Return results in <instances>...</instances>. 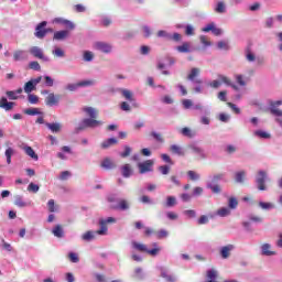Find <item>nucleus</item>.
<instances>
[{
  "mask_svg": "<svg viewBox=\"0 0 282 282\" xmlns=\"http://www.w3.org/2000/svg\"><path fill=\"white\" fill-rule=\"evenodd\" d=\"M236 184H243L246 182V170H241L235 173Z\"/></svg>",
  "mask_w": 282,
  "mask_h": 282,
  "instance_id": "28",
  "label": "nucleus"
},
{
  "mask_svg": "<svg viewBox=\"0 0 282 282\" xmlns=\"http://www.w3.org/2000/svg\"><path fill=\"white\" fill-rule=\"evenodd\" d=\"M170 151L174 153V155H184V149L177 144H172Z\"/></svg>",
  "mask_w": 282,
  "mask_h": 282,
  "instance_id": "37",
  "label": "nucleus"
},
{
  "mask_svg": "<svg viewBox=\"0 0 282 282\" xmlns=\"http://www.w3.org/2000/svg\"><path fill=\"white\" fill-rule=\"evenodd\" d=\"M52 32H54V29H47V21H42L36 25V39H45V36L52 34Z\"/></svg>",
  "mask_w": 282,
  "mask_h": 282,
  "instance_id": "7",
  "label": "nucleus"
},
{
  "mask_svg": "<svg viewBox=\"0 0 282 282\" xmlns=\"http://www.w3.org/2000/svg\"><path fill=\"white\" fill-rule=\"evenodd\" d=\"M185 34L186 36H195V26L193 24L185 25Z\"/></svg>",
  "mask_w": 282,
  "mask_h": 282,
  "instance_id": "48",
  "label": "nucleus"
},
{
  "mask_svg": "<svg viewBox=\"0 0 282 282\" xmlns=\"http://www.w3.org/2000/svg\"><path fill=\"white\" fill-rule=\"evenodd\" d=\"M253 135H256V138H261L262 140H270V138H272V134H270V132L263 130H256L253 132Z\"/></svg>",
  "mask_w": 282,
  "mask_h": 282,
  "instance_id": "31",
  "label": "nucleus"
},
{
  "mask_svg": "<svg viewBox=\"0 0 282 282\" xmlns=\"http://www.w3.org/2000/svg\"><path fill=\"white\" fill-rule=\"evenodd\" d=\"M188 149H191V151L193 153H195V155H198L199 160H206L208 158V155H206V152L204 151V149L199 148L195 143L189 144Z\"/></svg>",
  "mask_w": 282,
  "mask_h": 282,
  "instance_id": "12",
  "label": "nucleus"
},
{
  "mask_svg": "<svg viewBox=\"0 0 282 282\" xmlns=\"http://www.w3.org/2000/svg\"><path fill=\"white\" fill-rule=\"evenodd\" d=\"M176 50L181 54H188L191 53V44L188 42H184L182 45L177 46Z\"/></svg>",
  "mask_w": 282,
  "mask_h": 282,
  "instance_id": "32",
  "label": "nucleus"
},
{
  "mask_svg": "<svg viewBox=\"0 0 282 282\" xmlns=\"http://www.w3.org/2000/svg\"><path fill=\"white\" fill-rule=\"evenodd\" d=\"M153 164H155L153 160H147L144 162L138 163L137 166L139 169L140 175H144L147 173H153Z\"/></svg>",
  "mask_w": 282,
  "mask_h": 282,
  "instance_id": "9",
  "label": "nucleus"
},
{
  "mask_svg": "<svg viewBox=\"0 0 282 282\" xmlns=\"http://www.w3.org/2000/svg\"><path fill=\"white\" fill-rule=\"evenodd\" d=\"M85 113L89 116L90 119H97L98 118V112L94 107H85L84 108Z\"/></svg>",
  "mask_w": 282,
  "mask_h": 282,
  "instance_id": "35",
  "label": "nucleus"
},
{
  "mask_svg": "<svg viewBox=\"0 0 282 282\" xmlns=\"http://www.w3.org/2000/svg\"><path fill=\"white\" fill-rule=\"evenodd\" d=\"M265 182H268V172L260 170L256 176V184L258 191H268Z\"/></svg>",
  "mask_w": 282,
  "mask_h": 282,
  "instance_id": "6",
  "label": "nucleus"
},
{
  "mask_svg": "<svg viewBox=\"0 0 282 282\" xmlns=\"http://www.w3.org/2000/svg\"><path fill=\"white\" fill-rule=\"evenodd\" d=\"M119 91H121V95L128 102H135V97H133V93L129 89L119 88Z\"/></svg>",
  "mask_w": 282,
  "mask_h": 282,
  "instance_id": "22",
  "label": "nucleus"
},
{
  "mask_svg": "<svg viewBox=\"0 0 282 282\" xmlns=\"http://www.w3.org/2000/svg\"><path fill=\"white\" fill-rule=\"evenodd\" d=\"M236 83H238L240 87H246V85H248V82L243 79V75H236Z\"/></svg>",
  "mask_w": 282,
  "mask_h": 282,
  "instance_id": "61",
  "label": "nucleus"
},
{
  "mask_svg": "<svg viewBox=\"0 0 282 282\" xmlns=\"http://www.w3.org/2000/svg\"><path fill=\"white\" fill-rule=\"evenodd\" d=\"M228 217L230 216V209L228 207H221L216 213L209 214V219H215L216 217Z\"/></svg>",
  "mask_w": 282,
  "mask_h": 282,
  "instance_id": "14",
  "label": "nucleus"
},
{
  "mask_svg": "<svg viewBox=\"0 0 282 282\" xmlns=\"http://www.w3.org/2000/svg\"><path fill=\"white\" fill-rule=\"evenodd\" d=\"M118 220L115 217L100 218L99 219V229L96 231V235L105 236L107 235L109 228L107 224H116Z\"/></svg>",
  "mask_w": 282,
  "mask_h": 282,
  "instance_id": "5",
  "label": "nucleus"
},
{
  "mask_svg": "<svg viewBox=\"0 0 282 282\" xmlns=\"http://www.w3.org/2000/svg\"><path fill=\"white\" fill-rule=\"evenodd\" d=\"M84 61L86 63H91V61H94V53H91V51H85L84 52Z\"/></svg>",
  "mask_w": 282,
  "mask_h": 282,
  "instance_id": "54",
  "label": "nucleus"
},
{
  "mask_svg": "<svg viewBox=\"0 0 282 282\" xmlns=\"http://www.w3.org/2000/svg\"><path fill=\"white\" fill-rule=\"evenodd\" d=\"M69 177H72V172H69V171H63V172L59 174L58 180H61L62 182H65V181L69 180Z\"/></svg>",
  "mask_w": 282,
  "mask_h": 282,
  "instance_id": "55",
  "label": "nucleus"
},
{
  "mask_svg": "<svg viewBox=\"0 0 282 282\" xmlns=\"http://www.w3.org/2000/svg\"><path fill=\"white\" fill-rule=\"evenodd\" d=\"M272 246L270 243H263L261 246V256L262 257H274L276 254L275 251L271 250Z\"/></svg>",
  "mask_w": 282,
  "mask_h": 282,
  "instance_id": "18",
  "label": "nucleus"
},
{
  "mask_svg": "<svg viewBox=\"0 0 282 282\" xmlns=\"http://www.w3.org/2000/svg\"><path fill=\"white\" fill-rule=\"evenodd\" d=\"M224 84L230 85V79L226 75H218V79L208 83V87H212V89H219Z\"/></svg>",
  "mask_w": 282,
  "mask_h": 282,
  "instance_id": "10",
  "label": "nucleus"
},
{
  "mask_svg": "<svg viewBox=\"0 0 282 282\" xmlns=\"http://www.w3.org/2000/svg\"><path fill=\"white\" fill-rule=\"evenodd\" d=\"M53 23H57L59 25H65V28H67V30H75L76 24H74V22L69 21V20H65L63 18H55L53 20Z\"/></svg>",
  "mask_w": 282,
  "mask_h": 282,
  "instance_id": "13",
  "label": "nucleus"
},
{
  "mask_svg": "<svg viewBox=\"0 0 282 282\" xmlns=\"http://www.w3.org/2000/svg\"><path fill=\"white\" fill-rule=\"evenodd\" d=\"M28 58V53L25 51H15L13 53V61L19 62V61H25Z\"/></svg>",
  "mask_w": 282,
  "mask_h": 282,
  "instance_id": "30",
  "label": "nucleus"
},
{
  "mask_svg": "<svg viewBox=\"0 0 282 282\" xmlns=\"http://www.w3.org/2000/svg\"><path fill=\"white\" fill-rule=\"evenodd\" d=\"M102 124L104 122L100 120L85 118L75 128V133H80L82 131H85V129H98V127H102Z\"/></svg>",
  "mask_w": 282,
  "mask_h": 282,
  "instance_id": "2",
  "label": "nucleus"
},
{
  "mask_svg": "<svg viewBox=\"0 0 282 282\" xmlns=\"http://www.w3.org/2000/svg\"><path fill=\"white\" fill-rule=\"evenodd\" d=\"M156 36H158L159 39H166V41H170V39H171V33H169V32H166V31H164V30H160V31H158Z\"/></svg>",
  "mask_w": 282,
  "mask_h": 282,
  "instance_id": "49",
  "label": "nucleus"
},
{
  "mask_svg": "<svg viewBox=\"0 0 282 282\" xmlns=\"http://www.w3.org/2000/svg\"><path fill=\"white\" fill-rule=\"evenodd\" d=\"M41 94L42 96H46L44 99L46 107H58L61 102V95L50 93L47 89L41 90Z\"/></svg>",
  "mask_w": 282,
  "mask_h": 282,
  "instance_id": "4",
  "label": "nucleus"
},
{
  "mask_svg": "<svg viewBox=\"0 0 282 282\" xmlns=\"http://www.w3.org/2000/svg\"><path fill=\"white\" fill-rule=\"evenodd\" d=\"M36 58H40L44 63H48L50 62V57L45 56L43 54V51H41V48H36Z\"/></svg>",
  "mask_w": 282,
  "mask_h": 282,
  "instance_id": "51",
  "label": "nucleus"
},
{
  "mask_svg": "<svg viewBox=\"0 0 282 282\" xmlns=\"http://www.w3.org/2000/svg\"><path fill=\"white\" fill-rule=\"evenodd\" d=\"M141 30L143 32L144 39H151V35L153 34V31L151 30V26L144 24L141 26Z\"/></svg>",
  "mask_w": 282,
  "mask_h": 282,
  "instance_id": "41",
  "label": "nucleus"
},
{
  "mask_svg": "<svg viewBox=\"0 0 282 282\" xmlns=\"http://www.w3.org/2000/svg\"><path fill=\"white\" fill-rule=\"evenodd\" d=\"M182 105H183L184 109H191V107H193V100H191V99H184V100L182 101Z\"/></svg>",
  "mask_w": 282,
  "mask_h": 282,
  "instance_id": "64",
  "label": "nucleus"
},
{
  "mask_svg": "<svg viewBox=\"0 0 282 282\" xmlns=\"http://www.w3.org/2000/svg\"><path fill=\"white\" fill-rule=\"evenodd\" d=\"M181 133L184 135V138H195V135H197V133L191 130L188 127L181 129Z\"/></svg>",
  "mask_w": 282,
  "mask_h": 282,
  "instance_id": "34",
  "label": "nucleus"
},
{
  "mask_svg": "<svg viewBox=\"0 0 282 282\" xmlns=\"http://www.w3.org/2000/svg\"><path fill=\"white\" fill-rule=\"evenodd\" d=\"M120 109H121V111L129 112V111H131V106L129 105V102L122 101L120 105Z\"/></svg>",
  "mask_w": 282,
  "mask_h": 282,
  "instance_id": "63",
  "label": "nucleus"
},
{
  "mask_svg": "<svg viewBox=\"0 0 282 282\" xmlns=\"http://www.w3.org/2000/svg\"><path fill=\"white\" fill-rule=\"evenodd\" d=\"M94 50L101 52V54H111L113 52V45L108 42L99 41L94 43Z\"/></svg>",
  "mask_w": 282,
  "mask_h": 282,
  "instance_id": "8",
  "label": "nucleus"
},
{
  "mask_svg": "<svg viewBox=\"0 0 282 282\" xmlns=\"http://www.w3.org/2000/svg\"><path fill=\"white\" fill-rule=\"evenodd\" d=\"M170 41H174V43H181L182 42V34L180 33H170Z\"/></svg>",
  "mask_w": 282,
  "mask_h": 282,
  "instance_id": "56",
  "label": "nucleus"
},
{
  "mask_svg": "<svg viewBox=\"0 0 282 282\" xmlns=\"http://www.w3.org/2000/svg\"><path fill=\"white\" fill-rule=\"evenodd\" d=\"M159 171L162 175H169V173H171V166L161 165V166H159Z\"/></svg>",
  "mask_w": 282,
  "mask_h": 282,
  "instance_id": "60",
  "label": "nucleus"
},
{
  "mask_svg": "<svg viewBox=\"0 0 282 282\" xmlns=\"http://www.w3.org/2000/svg\"><path fill=\"white\" fill-rule=\"evenodd\" d=\"M152 246L153 249H149L144 243H139L137 241L132 242V247L134 248V250H139V252H147L151 257H158L162 249L158 246V242H153Z\"/></svg>",
  "mask_w": 282,
  "mask_h": 282,
  "instance_id": "3",
  "label": "nucleus"
},
{
  "mask_svg": "<svg viewBox=\"0 0 282 282\" xmlns=\"http://www.w3.org/2000/svg\"><path fill=\"white\" fill-rule=\"evenodd\" d=\"M121 175L126 178H129L131 177V175H133V170L131 169V165L129 163L121 166Z\"/></svg>",
  "mask_w": 282,
  "mask_h": 282,
  "instance_id": "25",
  "label": "nucleus"
},
{
  "mask_svg": "<svg viewBox=\"0 0 282 282\" xmlns=\"http://www.w3.org/2000/svg\"><path fill=\"white\" fill-rule=\"evenodd\" d=\"M82 239H83V241H87V242L94 241V239H96V231L94 232V231L89 230V231L85 232L82 236Z\"/></svg>",
  "mask_w": 282,
  "mask_h": 282,
  "instance_id": "38",
  "label": "nucleus"
},
{
  "mask_svg": "<svg viewBox=\"0 0 282 282\" xmlns=\"http://www.w3.org/2000/svg\"><path fill=\"white\" fill-rule=\"evenodd\" d=\"M68 258L72 263H78V261H80V258H78V253L76 252H69Z\"/></svg>",
  "mask_w": 282,
  "mask_h": 282,
  "instance_id": "59",
  "label": "nucleus"
},
{
  "mask_svg": "<svg viewBox=\"0 0 282 282\" xmlns=\"http://www.w3.org/2000/svg\"><path fill=\"white\" fill-rule=\"evenodd\" d=\"M4 155L7 158V164H12V155H14V150L12 148H8Z\"/></svg>",
  "mask_w": 282,
  "mask_h": 282,
  "instance_id": "44",
  "label": "nucleus"
},
{
  "mask_svg": "<svg viewBox=\"0 0 282 282\" xmlns=\"http://www.w3.org/2000/svg\"><path fill=\"white\" fill-rule=\"evenodd\" d=\"M52 234H53L54 237H56L57 239H63V237H65V230H63V226H61V225H56V226L52 229Z\"/></svg>",
  "mask_w": 282,
  "mask_h": 282,
  "instance_id": "27",
  "label": "nucleus"
},
{
  "mask_svg": "<svg viewBox=\"0 0 282 282\" xmlns=\"http://www.w3.org/2000/svg\"><path fill=\"white\" fill-rule=\"evenodd\" d=\"M111 208L112 210H129L131 205H129L127 199H119V203L117 205H111Z\"/></svg>",
  "mask_w": 282,
  "mask_h": 282,
  "instance_id": "17",
  "label": "nucleus"
},
{
  "mask_svg": "<svg viewBox=\"0 0 282 282\" xmlns=\"http://www.w3.org/2000/svg\"><path fill=\"white\" fill-rule=\"evenodd\" d=\"M100 166L105 169V171H111L116 169V163L111 159L106 158L101 161Z\"/></svg>",
  "mask_w": 282,
  "mask_h": 282,
  "instance_id": "19",
  "label": "nucleus"
},
{
  "mask_svg": "<svg viewBox=\"0 0 282 282\" xmlns=\"http://www.w3.org/2000/svg\"><path fill=\"white\" fill-rule=\"evenodd\" d=\"M215 12H217V14L226 13V3H224V1L218 2L216 4Z\"/></svg>",
  "mask_w": 282,
  "mask_h": 282,
  "instance_id": "43",
  "label": "nucleus"
},
{
  "mask_svg": "<svg viewBox=\"0 0 282 282\" xmlns=\"http://www.w3.org/2000/svg\"><path fill=\"white\" fill-rule=\"evenodd\" d=\"M258 206L261 208V210H272L275 208L274 204L265 202H259Z\"/></svg>",
  "mask_w": 282,
  "mask_h": 282,
  "instance_id": "39",
  "label": "nucleus"
},
{
  "mask_svg": "<svg viewBox=\"0 0 282 282\" xmlns=\"http://www.w3.org/2000/svg\"><path fill=\"white\" fill-rule=\"evenodd\" d=\"M62 152H58L56 154V156L59 159V160H67V155H65V153H68L69 155H72V148H69V145H64L62 147L61 149Z\"/></svg>",
  "mask_w": 282,
  "mask_h": 282,
  "instance_id": "24",
  "label": "nucleus"
},
{
  "mask_svg": "<svg viewBox=\"0 0 282 282\" xmlns=\"http://www.w3.org/2000/svg\"><path fill=\"white\" fill-rule=\"evenodd\" d=\"M113 144H118V139H116V138H109V139L105 140V141L100 144V148H101V149H109L110 147H113Z\"/></svg>",
  "mask_w": 282,
  "mask_h": 282,
  "instance_id": "29",
  "label": "nucleus"
},
{
  "mask_svg": "<svg viewBox=\"0 0 282 282\" xmlns=\"http://www.w3.org/2000/svg\"><path fill=\"white\" fill-rule=\"evenodd\" d=\"M200 72L202 70L199 68L193 67L187 75V80H189L191 83H195V85H202L203 80L196 79V77L199 76Z\"/></svg>",
  "mask_w": 282,
  "mask_h": 282,
  "instance_id": "11",
  "label": "nucleus"
},
{
  "mask_svg": "<svg viewBox=\"0 0 282 282\" xmlns=\"http://www.w3.org/2000/svg\"><path fill=\"white\" fill-rule=\"evenodd\" d=\"M237 206H239V202L235 197H230L228 202V208L235 210L237 209Z\"/></svg>",
  "mask_w": 282,
  "mask_h": 282,
  "instance_id": "47",
  "label": "nucleus"
},
{
  "mask_svg": "<svg viewBox=\"0 0 282 282\" xmlns=\"http://www.w3.org/2000/svg\"><path fill=\"white\" fill-rule=\"evenodd\" d=\"M226 177V174L224 173H217L213 176H209V181H207L206 186L214 193L215 195H219L221 193V187L219 186V182H223V180Z\"/></svg>",
  "mask_w": 282,
  "mask_h": 282,
  "instance_id": "1",
  "label": "nucleus"
},
{
  "mask_svg": "<svg viewBox=\"0 0 282 282\" xmlns=\"http://www.w3.org/2000/svg\"><path fill=\"white\" fill-rule=\"evenodd\" d=\"M235 250V245H227L220 248V257L221 259H229L230 258V252Z\"/></svg>",
  "mask_w": 282,
  "mask_h": 282,
  "instance_id": "15",
  "label": "nucleus"
},
{
  "mask_svg": "<svg viewBox=\"0 0 282 282\" xmlns=\"http://www.w3.org/2000/svg\"><path fill=\"white\" fill-rule=\"evenodd\" d=\"M67 36H69V31L67 30L56 31L53 35V41H65Z\"/></svg>",
  "mask_w": 282,
  "mask_h": 282,
  "instance_id": "20",
  "label": "nucleus"
},
{
  "mask_svg": "<svg viewBox=\"0 0 282 282\" xmlns=\"http://www.w3.org/2000/svg\"><path fill=\"white\" fill-rule=\"evenodd\" d=\"M159 272L161 273V278L165 279L166 282H175L176 279L172 274H169V269L165 267H159Z\"/></svg>",
  "mask_w": 282,
  "mask_h": 282,
  "instance_id": "16",
  "label": "nucleus"
},
{
  "mask_svg": "<svg viewBox=\"0 0 282 282\" xmlns=\"http://www.w3.org/2000/svg\"><path fill=\"white\" fill-rule=\"evenodd\" d=\"M165 206L166 208H173V206H177V198L175 196H167Z\"/></svg>",
  "mask_w": 282,
  "mask_h": 282,
  "instance_id": "40",
  "label": "nucleus"
},
{
  "mask_svg": "<svg viewBox=\"0 0 282 282\" xmlns=\"http://www.w3.org/2000/svg\"><path fill=\"white\" fill-rule=\"evenodd\" d=\"M65 89H67V91H78V89H80V84L79 82L76 84H68Z\"/></svg>",
  "mask_w": 282,
  "mask_h": 282,
  "instance_id": "52",
  "label": "nucleus"
},
{
  "mask_svg": "<svg viewBox=\"0 0 282 282\" xmlns=\"http://www.w3.org/2000/svg\"><path fill=\"white\" fill-rule=\"evenodd\" d=\"M45 127H47V129H50V131H52V133H61V129H63V126L58 122H46Z\"/></svg>",
  "mask_w": 282,
  "mask_h": 282,
  "instance_id": "23",
  "label": "nucleus"
},
{
  "mask_svg": "<svg viewBox=\"0 0 282 282\" xmlns=\"http://www.w3.org/2000/svg\"><path fill=\"white\" fill-rule=\"evenodd\" d=\"M47 209L51 213H58L61 210V206L56 205L54 199H50L48 203H47Z\"/></svg>",
  "mask_w": 282,
  "mask_h": 282,
  "instance_id": "36",
  "label": "nucleus"
},
{
  "mask_svg": "<svg viewBox=\"0 0 282 282\" xmlns=\"http://www.w3.org/2000/svg\"><path fill=\"white\" fill-rule=\"evenodd\" d=\"M14 204H15V206H18V208H25V207L30 206L31 203L28 202V200H24L23 196L15 195L14 196Z\"/></svg>",
  "mask_w": 282,
  "mask_h": 282,
  "instance_id": "21",
  "label": "nucleus"
},
{
  "mask_svg": "<svg viewBox=\"0 0 282 282\" xmlns=\"http://www.w3.org/2000/svg\"><path fill=\"white\" fill-rule=\"evenodd\" d=\"M96 85V80L94 79H85L79 82V87H94Z\"/></svg>",
  "mask_w": 282,
  "mask_h": 282,
  "instance_id": "46",
  "label": "nucleus"
},
{
  "mask_svg": "<svg viewBox=\"0 0 282 282\" xmlns=\"http://www.w3.org/2000/svg\"><path fill=\"white\" fill-rule=\"evenodd\" d=\"M183 215H185L187 219H195V217H197V212H195V209H186L183 212Z\"/></svg>",
  "mask_w": 282,
  "mask_h": 282,
  "instance_id": "45",
  "label": "nucleus"
},
{
  "mask_svg": "<svg viewBox=\"0 0 282 282\" xmlns=\"http://www.w3.org/2000/svg\"><path fill=\"white\" fill-rule=\"evenodd\" d=\"M35 88H36V78H33L24 85V93L32 94V91H34Z\"/></svg>",
  "mask_w": 282,
  "mask_h": 282,
  "instance_id": "26",
  "label": "nucleus"
},
{
  "mask_svg": "<svg viewBox=\"0 0 282 282\" xmlns=\"http://www.w3.org/2000/svg\"><path fill=\"white\" fill-rule=\"evenodd\" d=\"M207 278L209 279V281H215V279H217V270L215 269L208 270Z\"/></svg>",
  "mask_w": 282,
  "mask_h": 282,
  "instance_id": "57",
  "label": "nucleus"
},
{
  "mask_svg": "<svg viewBox=\"0 0 282 282\" xmlns=\"http://www.w3.org/2000/svg\"><path fill=\"white\" fill-rule=\"evenodd\" d=\"M124 151L120 153V158H129L131 155V147L124 145L123 147Z\"/></svg>",
  "mask_w": 282,
  "mask_h": 282,
  "instance_id": "62",
  "label": "nucleus"
},
{
  "mask_svg": "<svg viewBox=\"0 0 282 282\" xmlns=\"http://www.w3.org/2000/svg\"><path fill=\"white\" fill-rule=\"evenodd\" d=\"M131 39H135L134 31H127L122 36V41H131Z\"/></svg>",
  "mask_w": 282,
  "mask_h": 282,
  "instance_id": "53",
  "label": "nucleus"
},
{
  "mask_svg": "<svg viewBox=\"0 0 282 282\" xmlns=\"http://www.w3.org/2000/svg\"><path fill=\"white\" fill-rule=\"evenodd\" d=\"M187 177L192 182H199V180H202V175H199V173H197L193 170L187 171Z\"/></svg>",
  "mask_w": 282,
  "mask_h": 282,
  "instance_id": "33",
  "label": "nucleus"
},
{
  "mask_svg": "<svg viewBox=\"0 0 282 282\" xmlns=\"http://www.w3.org/2000/svg\"><path fill=\"white\" fill-rule=\"evenodd\" d=\"M246 59L248 61V63H254L257 61V56L250 50H247Z\"/></svg>",
  "mask_w": 282,
  "mask_h": 282,
  "instance_id": "50",
  "label": "nucleus"
},
{
  "mask_svg": "<svg viewBox=\"0 0 282 282\" xmlns=\"http://www.w3.org/2000/svg\"><path fill=\"white\" fill-rule=\"evenodd\" d=\"M43 86L44 87H54V79L50 75L43 76Z\"/></svg>",
  "mask_w": 282,
  "mask_h": 282,
  "instance_id": "42",
  "label": "nucleus"
},
{
  "mask_svg": "<svg viewBox=\"0 0 282 282\" xmlns=\"http://www.w3.org/2000/svg\"><path fill=\"white\" fill-rule=\"evenodd\" d=\"M210 217V215L206 216V215H202L198 220L197 224L198 226H205V224H208V218Z\"/></svg>",
  "mask_w": 282,
  "mask_h": 282,
  "instance_id": "58",
  "label": "nucleus"
}]
</instances>
